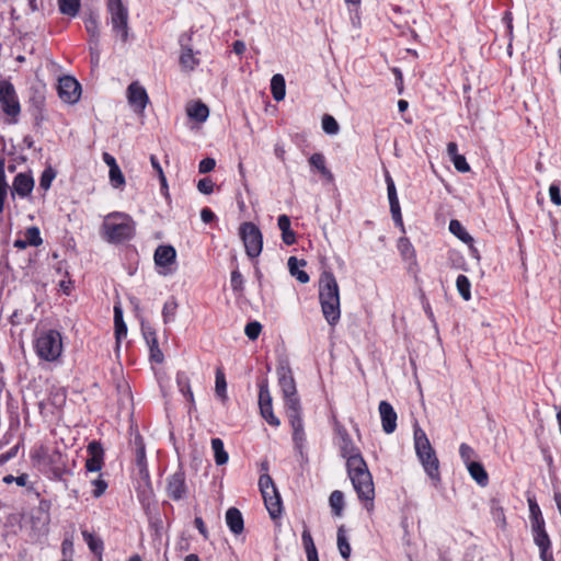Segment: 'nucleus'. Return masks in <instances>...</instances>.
<instances>
[{
    "mask_svg": "<svg viewBox=\"0 0 561 561\" xmlns=\"http://www.w3.org/2000/svg\"><path fill=\"white\" fill-rule=\"evenodd\" d=\"M337 435L341 455L346 459L347 474L359 501L369 510L373 506L375 488L367 463L345 428L339 427Z\"/></svg>",
    "mask_w": 561,
    "mask_h": 561,
    "instance_id": "nucleus-1",
    "label": "nucleus"
},
{
    "mask_svg": "<svg viewBox=\"0 0 561 561\" xmlns=\"http://www.w3.org/2000/svg\"><path fill=\"white\" fill-rule=\"evenodd\" d=\"M319 300L323 317L330 325H335L341 317L340 290L335 276L323 271L319 278Z\"/></svg>",
    "mask_w": 561,
    "mask_h": 561,
    "instance_id": "nucleus-2",
    "label": "nucleus"
},
{
    "mask_svg": "<svg viewBox=\"0 0 561 561\" xmlns=\"http://www.w3.org/2000/svg\"><path fill=\"white\" fill-rule=\"evenodd\" d=\"M104 238L112 243L129 240L135 232V222L130 216L123 213H112L103 221Z\"/></svg>",
    "mask_w": 561,
    "mask_h": 561,
    "instance_id": "nucleus-3",
    "label": "nucleus"
},
{
    "mask_svg": "<svg viewBox=\"0 0 561 561\" xmlns=\"http://www.w3.org/2000/svg\"><path fill=\"white\" fill-rule=\"evenodd\" d=\"M414 446L416 455L428 477L439 481V461L425 432L421 428L414 431Z\"/></svg>",
    "mask_w": 561,
    "mask_h": 561,
    "instance_id": "nucleus-4",
    "label": "nucleus"
},
{
    "mask_svg": "<svg viewBox=\"0 0 561 561\" xmlns=\"http://www.w3.org/2000/svg\"><path fill=\"white\" fill-rule=\"evenodd\" d=\"M278 385L285 401L286 412L300 410V401L297 396V389L289 363L283 359L278 363L277 369Z\"/></svg>",
    "mask_w": 561,
    "mask_h": 561,
    "instance_id": "nucleus-5",
    "label": "nucleus"
},
{
    "mask_svg": "<svg viewBox=\"0 0 561 561\" xmlns=\"http://www.w3.org/2000/svg\"><path fill=\"white\" fill-rule=\"evenodd\" d=\"M35 347L41 358L49 362L57 359L62 351L60 333L56 330L41 333L36 340Z\"/></svg>",
    "mask_w": 561,
    "mask_h": 561,
    "instance_id": "nucleus-6",
    "label": "nucleus"
},
{
    "mask_svg": "<svg viewBox=\"0 0 561 561\" xmlns=\"http://www.w3.org/2000/svg\"><path fill=\"white\" fill-rule=\"evenodd\" d=\"M133 444L135 447V463L144 488L140 492V495L144 499H149L152 495V489L147 467L146 449L142 437L137 435Z\"/></svg>",
    "mask_w": 561,
    "mask_h": 561,
    "instance_id": "nucleus-7",
    "label": "nucleus"
},
{
    "mask_svg": "<svg viewBox=\"0 0 561 561\" xmlns=\"http://www.w3.org/2000/svg\"><path fill=\"white\" fill-rule=\"evenodd\" d=\"M107 11L113 31L121 35L123 42L128 39V9L122 0H107Z\"/></svg>",
    "mask_w": 561,
    "mask_h": 561,
    "instance_id": "nucleus-8",
    "label": "nucleus"
},
{
    "mask_svg": "<svg viewBox=\"0 0 561 561\" xmlns=\"http://www.w3.org/2000/svg\"><path fill=\"white\" fill-rule=\"evenodd\" d=\"M239 234L248 256L251 259L257 257L263 248V237L260 229L253 222H243L240 226Z\"/></svg>",
    "mask_w": 561,
    "mask_h": 561,
    "instance_id": "nucleus-9",
    "label": "nucleus"
},
{
    "mask_svg": "<svg viewBox=\"0 0 561 561\" xmlns=\"http://www.w3.org/2000/svg\"><path fill=\"white\" fill-rule=\"evenodd\" d=\"M0 103L3 112L12 117L20 114L21 106L15 93V89L9 81H0Z\"/></svg>",
    "mask_w": 561,
    "mask_h": 561,
    "instance_id": "nucleus-10",
    "label": "nucleus"
},
{
    "mask_svg": "<svg viewBox=\"0 0 561 561\" xmlns=\"http://www.w3.org/2000/svg\"><path fill=\"white\" fill-rule=\"evenodd\" d=\"M58 95L66 103H77L81 95V85L73 77L65 76L59 79Z\"/></svg>",
    "mask_w": 561,
    "mask_h": 561,
    "instance_id": "nucleus-11",
    "label": "nucleus"
},
{
    "mask_svg": "<svg viewBox=\"0 0 561 561\" xmlns=\"http://www.w3.org/2000/svg\"><path fill=\"white\" fill-rule=\"evenodd\" d=\"M167 493L174 501H180L186 496L187 485L182 470H178L167 478Z\"/></svg>",
    "mask_w": 561,
    "mask_h": 561,
    "instance_id": "nucleus-12",
    "label": "nucleus"
},
{
    "mask_svg": "<svg viewBox=\"0 0 561 561\" xmlns=\"http://www.w3.org/2000/svg\"><path fill=\"white\" fill-rule=\"evenodd\" d=\"M127 100L136 113H142L149 102L148 94L139 82H131L127 88Z\"/></svg>",
    "mask_w": 561,
    "mask_h": 561,
    "instance_id": "nucleus-13",
    "label": "nucleus"
},
{
    "mask_svg": "<svg viewBox=\"0 0 561 561\" xmlns=\"http://www.w3.org/2000/svg\"><path fill=\"white\" fill-rule=\"evenodd\" d=\"M289 419L290 426L293 428V442L295 448L302 454V449L306 444V434L304 430V422L301 419L300 410L286 412Z\"/></svg>",
    "mask_w": 561,
    "mask_h": 561,
    "instance_id": "nucleus-14",
    "label": "nucleus"
},
{
    "mask_svg": "<svg viewBox=\"0 0 561 561\" xmlns=\"http://www.w3.org/2000/svg\"><path fill=\"white\" fill-rule=\"evenodd\" d=\"M154 263L158 267L164 268L162 274L167 275L173 272L172 265L175 263L176 251L172 245H159L154 251Z\"/></svg>",
    "mask_w": 561,
    "mask_h": 561,
    "instance_id": "nucleus-15",
    "label": "nucleus"
},
{
    "mask_svg": "<svg viewBox=\"0 0 561 561\" xmlns=\"http://www.w3.org/2000/svg\"><path fill=\"white\" fill-rule=\"evenodd\" d=\"M89 457L85 460V469L88 472H100L104 465V449L101 443L93 440L89 443L87 448Z\"/></svg>",
    "mask_w": 561,
    "mask_h": 561,
    "instance_id": "nucleus-16",
    "label": "nucleus"
},
{
    "mask_svg": "<svg viewBox=\"0 0 561 561\" xmlns=\"http://www.w3.org/2000/svg\"><path fill=\"white\" fill-rule=\"evenodd\" d=\"M380 419H381V425L382 430L387 434H391L397 428V412L394 411L393 407L387 402L381 401L378 407Z\"/></svg>",
    "mask_w": 561,
    "mask_h": 561,
    "instance_id": "nucleus-17",
    "label": "nucleus"
},
{
    "mask_svg": "<svg viewBox=\"0 0 561 561\" xmlns=\"http://www.w3.org/2000/svg\"><path fill=\"white\" fill-rule=\"evenodd\" d=\"M386 183H387L388 199H389V204H390V211H391L392 218H393L396 225L403 227L401 208H400L399 199L397 196L396 185H394L392 178L389 175V173L386 174Z\"/></svg>",
    "mask_w": 561,
    "mask_h": 561,
    "instance_id": "nucleus-18",
    "label": "nucleus"
},
{
    "mask_svg": "<svg viewBox=\"0 0 561 561\" xmlns=\"http://www.w3.org/2000/svg\"><path fill=\"white\" fill-rule=\"evenodd\" d=\"M34 188V179L30 173H19L14 178L12 185V195L18 194L20 197L28 196Z\"/></svg>",
    "mask_w": 561,
    "mask_h": 561,
    "instance_id": "nucleus-19",
    "label": "nucleus"
},
{
    "mask_svg": "<svg viewBox=\"0 0 561 561\" xmlns=\"http://www.w3.org/2000/svg\"><path fill=\"white\" fill-rule=\"evenodd\" d=\"M449 231L455 234L462 242L467 243L470 248L471 254L479 259L478 250L473 247V238L467 232L461 222L457 219H453L449 222Z\"/></svg>",
    "mask_w": 561,
    "mask_h": 561,
    "instance_id": "nucleus-20",
    "label": "nucleus"
},
{
    "mask_svg": "<svg viewBox=\"0 0 561 561\" xmlns=\"http://www.w3.org/2000/svg\"><path fill=\"white\" fill-rule=\"evenodd\" d=\"M186 114L197 123H204L208 118L209 110L206 104L201 101H196L187 104Z\"/></svg>",
    "mask_w": 561,
    "mask_h": 561,
    "instance_id": "nucleus-21",
    "label": "nucleus"
},
{
    "mask_svg": "<svg viewBox=\"0 0 561 561\" xmlns=\"http://www.w3.org/2000/svg\"><path fill=\"white\" fill-rule=\"evenodd\" d=\"M226 523L229 529L234 534L239 535L243 531V517L241 512L236 507H230L226 512Z\"/></svg>",
    "mask_w": 561,
    "mask_h": 561,
    "instance_id": "nucleus-22",
    "label": "nucleus"
},
{
    "mask_svg": "<svg viewBox=\"0 0 561 561\" xmlns=\"http://www.w3.org/2000/svg\"><path fill=\"white\" fill-rule=\"evenodd\" d=\"M278 228L282 231V240L285 244L291 245L296 242V234L290 229V219L287 215H280L277 219Z\"/></svg>",
    "mask_w": 561,
    "mask_h": 561,
    "instance_id": "nucleus-23",
    "label": "nucleus"
},
{
    "mask_svg": "<svg viewBox=\"0 0 561 561\" xmlns=\"http://www.w3.org/2000/svg\"><path fill=\"white\" fill-rule=\"evenodd\" d=\"M259 486L264 501L275 497V495L278 494L271 476L267 473L260 477Z\"/></svg>",
    "mask_w": 561,
    "mask_h": 561,
    "instance_id": "nucleus-24",
    "label": "nucleus"
},
{
    "mask_svg": "<svg viewBox=\"0 0 561 561\" xmlns=\"http://www.w3.org/2000/svg\"><path fill=\"white\" fill-rule=\"evenodd\" d=\"M299 265L305 266L306 262L302 260L299 261L296 256H290L288 259V268L291 276L296 277V279L301 284H306L310 279L309 275L305 271L299 270Z\"/></svg>",
    "mask_w": 561,
    "mask_h": 561,
    "instance_id": "nucleus-25",
    "label": "nucleus"
},
{
    "mask_svg": "<svg viewBox=\"0 0 561 561\" xmlns=\"http://www.w3.org/2000/svg\"><path fill=\"white\" fill-rule=\"evenodd\" d=\"M467 469L471 476V478L480 485L485 486L489 482V476L483 466L480 462L469 463Z\"/></svg>",
    "mask_w": 561,
    "mask_h": 561,
    "instance_id": "nucleus-26",
    "label": "nucleus"
},
{
    "mask_svg": "<svg viewBox=\"0 0 561 561\" xmlns=\"http://www.w3.org/2000/svg\"><path fill=\"white\" fill-rule=\"evenodd\" d=\"M271 92L275 101H283L286 94L285 79L282 75H274L271 79Z\"/></svg>",
    "mask_w": 561,
    "mask_h": 561,
    "instance_id": "nucleus-27",
    "label": "nucleus"
},
{
    "mask_svg": "<svg viewBox=\"0 0 561 561\" xmlns=\"http://www.w3.org/2000/svg\"><path fill=\"white\" fill-rule=\"evenodd\" d=\"M211 448L214 450L215 462L217 466L226 465L229 460L228 453L225 450L224 442L220 438L211 439Z\"/></svg>",
    "mask_w": 561,
    "mask_h": 561,
    "instance_id": "nucleus-28",
    "label": "nucleus"
},
{
    "mask_svg": "<svg viewBox=\"0 0 561 561\" xmlns=\"http://www.w3.org/2000/svg\"><path fill=\"white\" fill-rule=\"evenodd\" d=\"M84 25L88 34L90 35V44L98 46L100 38L98 18L91 14L89 18L85 19Z\"/></svg>",
    "mask_w": 561,
    "mask_h": 561,
    "instance_id": "nucleus-29",
    "label": "nucleus"
},
{
    "mask_svg": "<svg viewBox=\"0 0 561 561\" xmlns=\"http://www.w3.org/2000/svg\"><path fill=\"white\" fill-rule=\"evenodd\" d=\"M533 536L534 541L540 549H550L551 548V541L550 538L545 529V525L539 526V528L533 527Z\"/></svg>",
    "mask_w": 561,
    "mask_h": 561,
    "instance_id": "nucleus-30",
    "label": "nucleus"
},
{
    "mask_svg": "<svg viewBox=\"0 0 561 561\" xmlns=\"http://www.w3.org/2000/svg\"><path fill=\"white\" fill-rule=\"evenodd\" d=\"M81 0H58L59 11L68 16H76L80 11Z\"/></svg>",
    "mask_w": 561,
    "mask_h": 561,
    "instance_id": "nucleus-31",
    "label": "nucleus"
},
{
    "mask_svg": "<svg viewBox=\"0 0 561 561\" xmlns=\"http://www.w3.org/2000/svg\"><path fill=\"white\" fill-rule=\"evenodd\" d=\"M329 503L335 516H341L344 510V494L342 491L335 490L329 497Z\"/></svg>",
    "mask_w": 561,
    "mask_h": 561,
    "instance_id": "nucleus-32",
    "label": "nucleus"
},
{
    "mask_svg": "<svg viewBox=\"0 0 561 561\" xmlns=\"http://www.w3.org/2000/svg\"><path fill=\"white\" fill-rule=\"evenodd\" d=\"M337 548L341 556L344 559H348L351 556V545L348 542V538L346 536L344 526H340L337 529Z\"/></svg>",
    "mask_w": 561,
    "mask_h": 561,
    "instance_id": "nucleus-33",
    "label": "nucleus"
},
{
    "mask_svg": "<svg viewBox=\"0 0 561 561\" xmlns=\"http://www.w3.org/2000/svg\"><path fill=\"white\" fill-rule=\"evenodd\" d=\"M309 163L314 167L317 170H319V172L325 176L327 179L329 180H332L333 179V175L332 173L330 172V170L325 167V159L323 157V154L321 153H313L310 158H309Z\"/></svg>",
    "mask_w": 561,
    "mask_h": 561,
    "instance_id": "nucleus-34",
    "label": "nucleus"
},
{
    "mask_svg": "<svg viewBox=\"0 0 561 561\" xmlns=\"http://www.w3.org/2000/svg\"><path fill=\"white\" fill-rule=\"evenodd\" d=\"M264 503L272 519H276L280 516L283 505L279 493L276 494L275 497H271L270 500L264 501Z\"/></svg>",
    "mask_w": 561,
    "mask_h": 561,
    "instance_id": "nucleus-35",
    "label": "nucleus"
},
{
    "mask_svg": "<svg viewBox=\"0 0 561 561\" xmlns=\"http://www.w3.org/2000/svg\"><path fill=\"white\" fill-rule=\"evenodd\" d=\"M181 66L186 70H193L198 65V59L195 57L193 50L183 47L180 56Z\"/></svg>",
    "mask_w": 561,
    "mask_h": 561,
    "instance_id": "nucleus-36",
    "label": "nucleus"
},
{
    "mask_svg": "<svg viewBox=\"0 0 561 561\" xmlns=\"http://www.w3.org/2000/svg\"><path fill=\"white\" fill-rule=\"evenodd\" d=\"M528 505H529L531 528L533 527L539 528V526L545 525V519L542 517L540 507L538 506L536 501L529 499L528 500Z\"/></svg>",
    "mask_w": 561,
    "mask_h": 561,
    "instance_id": "nucleus-37",
    "label": "nucleus"
},
{
    "mask_svg": "<svg viewBox=\"0 0 561 561\" xmlns=\"http://www.w3.org/2000/svg\"><path fill=\"white\" fill-rule=\"evenodd\" d=\"M176 383L180 391L187 397L191 403H194V396L191 390L190 379L185 373H178L176 375Z\"/></svg>",
    "mask_w": 561,
    "mask_h": 561,
    "instance_id": "nucleus-38",
    "label": "nucleus"
},
{
    "mask_svg": "<svg viewBox=\"0 0 561 561\" xmlns=\"http://www.w3.org/2000/svg\"><path fill=\"white\" fill-rule=\"evenodd\" d=\"M456 287L463 300L468 301L471 299V283L467 276L459 275L456 279Z\"/></svg>",
    "mask_w": 561,
    "mask_h": 561,
    "instance_id": "nucleus-39",
    "label": "nucleus"
},
{
    "mask_svg": "<svg viewBox=\"0 0 561 561\" xmlns=\"http://www.w3.org/2000/svg\"><path fill=\"white\" fill-rule=\"evenodd\" d=\"M176 309L178 302L173 297L165 301L162 309L163 322L165 324L174 321L176 316Z\"/></svg>",
    "mask_w": 561,
    "mask_h": 561,
    "instance_id": "nucleus-40",
    "label": "nucleus"
},
{
    "mask_svg": "<svg viewBox=\"0 0 561 561\" xmlns=\"http://www.w3.org/2000/svg\"><path fill=\"white\" fill-rule=\"evenodd\" d=\"M398 249L405 261H414L415 251L411 242L407 238H400Z\"/></svg>",
    "mask_w": 561,
    "mask_h": 561,
    "instance_id": "nucleus-41",
    "label": "nucleus"
},
{
    "mask_svg": "<svg viewBox=\"0 0 561 561\" xmlns=\"http://www.w3.org/2000/svg\"><path fill=\"white\" fill-rule=\"evenodd\" d=\"M82 537H83L84 541L87 542V545L89 546V549L93 553L101 554V552L103 550V542L101 539L94 537L88 530H82Z\"/></svg>",
    "mask_w": 561,
    "mask_h": 561,
    "instance_id": "nucleus-42",
    "label": "nucleus"
},
{
    "mask_svg": "<svg viewBox=\"0 0 561 561\" xmlns=\"http://www.w3.org/2000/svg\"><path fill=\"white\" fill-rule=\"evenodd\" d=\"M227 382L225 378V374L217 369L216 371V380H215V392L218 398H220L222 401L227 399Z\"/></svg>",
    "mask_w": 561,
    "mask_h": 561,
    "instance_id": "nucleus-43",
    "label": "nucleus"
},
{
    "mask_svg": "<svg viewBox=\"0 0 561 561\" xmlns=\"http://www.w3.org/2000/svg\"><path fill=\"white\" fill-rule=\"evenodd\" d=\"M8 183L5 180L4 162L0 161V214L3 211L4 201L8 195Z\"/></svg>",
    "mask_w": 561,
    "mask_h": 561,
    "instance_id": "nucleus-44",
    "label": "nucleus"
},
{
    "mask_svg": "<svg viewBox=\"0 0 561 561\" xmlns=\"http://www.w3.org/2000/svg\"><path fill=\"white\" fill-rule=\"evenodd\" d=\"M322 128L329 135H336L340 130L336 119L329 114L322 117Z\"/></svg>",
    "mask_w": 561,
    "mask_h": 561,
    "instance_id": "nucleus-45",
    "label": "nucleus"
},
{
    "mask_svg": "<svg viewBox=\"0 0 561 561\" xmlns=\"http://www.w3.org/2000/svg\"><path fill=\"white\" fill-rule=\"evenodd\" d=\"M91 484L93 485L92 495L96 499L102 496L108 486L107 482L102 478V474H99L95 479H92Z\"/></svg>",
    "mask_w": 561,
    "mask_h": 561,
    "instance_id": "nucleus-46",
    "label": "nucleus"
},
{
    "mask_svg": "<svg viewBox=\"0 0 561 561\" xmlns=\"http://www.w3.org/2000/svg\"><path fill=\"white\" fill-rule=\"evenodd\" d=\"M459 455L462 461L466 466H469V463L476 462L473 458L476 457V451L472 447H470L468 444L462 443L459 446Z\"/></svg>",
    "mask_w": 561,
    "mask_h": 561,
    "instance_id": "nucleus-47",
    "label": "nucleus"
},
{
    "mask_svg": "<svg viewBox=\"0 0 561 561\" xmlns=\"http://www.w3.org/2000/svg\"><path fill=\"white\" fill-rule=\"evenodd\" d=\"M56 178V172L53 170V168H47L43 171L41 179H39V187L44 191H47L53 180Z\"/></svg>",
    "mask_w": 561,
    "mask_h": 561,
    "instance_id": "nucleus-48",
    "label": "nucleus"
},
{
    "mask_svg": "<svg viewBox=\"0 0 561 561\" xmlns=\"http://www.w3.org/2000/svg\"><path fill=\"white\" fill-rule=\"evenodd\" d=\"M260 412L263 419L273 426H278L280 424L279 420L274 415L272 404L270 405H260Z\"/></svg>",
    "mask_w": 561,
    "mask_h": 561,
    "instance_id": "nucleus-49",
    "label": "nucleus"
},
{
    "mask_svg": "<svg viewBox=\"0 0 561 561\" xmlns=\"http://www.w3.org/2000/svg\"><path fill=\"white\" fill-rule=\"evenodd\" d=\"M230 285H231V288L233 291H236V293L243 291L244 279H243L242 274L238 270H234L231 272Z\"/></svg>",
    "mask_w": 561,
    "mask_h": 561,
    "instance_id": "nucleus-50",
    "label": "nucleus"
},
{
    "mask_svg": "<svg viewBox=\"0 0 561 561\" xmlns=\"http://www.w3.org/2000/svg\"><path fill=\"white\" fill-rule=\"evenodd\" d=\"M110 180L113 187H121L125 184V178L118 165L110 170Z\"/></svg>",
    "mask_w": 561,
    "mask_h": 561,
    "instance_id": "nucleus-51",
    "label": "nucleus"
},
{
    "mask_svg": "<svg viewBox=\"0 0 561 561\" xmlns=\"http://www.w3.org/2000/svg\"><path fill=\"white\" fill-rule=\"evenodd\" d=\"M272 404V397L268 390L267 381H263L260 385V392H259V407L260 405H270Z\"/></svg>",
    "mask_w": 561,
    "mask_h": 561,
    "instance_id": "nucleus-52",
    "label": "nucleus"
},
{
    "mask_svg": "<svg viewBox=\"0 0 561 561\" xmlns=\"http://www.w3.org/2000/svg\"><path fill=\"white\" fill-rule=\"evenodd\" d=\"M262 331V325L257 321L249 322L244 328V333L250 340H256Z\"/></svg>",
    "mask_w": 561,
    "mask_h": 561,
    "instance_id": "nucleus-53",
    "label": "nucleus"
},
{
    "mask_svg": "<svg viewBox=\"0 0 561 561\" xmlns=\"http://www.w3.org/2000/svg\"><path fill=\"white\" fill-rule=\"evenodd\" d=\"M26 242L31 245H38L42 243L39 230L36 227L28 228L26 231Z\"/></svg>",
    "mask_w": 561,
    "mask_h": 561,
    "instance_id": "nucleus-54",
    "label": "nucleus"
},
{
    "mask_svg": "<svg viewBox=\"0 0 561 561\" xmlns=\"http://www.w3.org/2000/svg\"><path fill=\"white\" fill-rule=\"evenodd\" d=\"M214 182L209 178L201 179L197 183V188L203 194H210L214 191Z\"/></svg>",
    "mask_w": 561,
    "mask_h": 561,
    "instance_id": "nucleus-55",
    "label": "nucleus"
},
{
    "mask_svg": "<svg viewBox=\"0 0 561 561\" xmlns=\"http://www.w3.org/2000/svg\"><path fill=\"white\" fill-rule=\"evenodd\" d=\"M141 331L147 344H154L156 341H158L156 336V331L150 325L142 323Z\"/></svg>",
    "mask_w": 561,
    "mask_h": 561,
    "instance_id": "nucleus-56",
    "label": "nucleus"
},
{
    "mask_svg": "<svg viewBox=\"0 0 561 561\" xmlns=\"http://www.w3.org/2000/svg\"><path fill=\"white\" fill-rule=\"evenodd\" d=\"M451 161L455 165V169L459 172L465 173L470 170V165L468 164L466 158L461 154L459 157L454 158Z\"/></svg>",
    "mask_w": 561,
    "mask_h": 561,
    "instance_id": "nucleus-57",
    "label": "nucleus"
},
{
    "mask_svg": "<svg viewBox=\"0 0 561 561\" xmlns=\"http://www.w3.org/2000/svg\"><path fill=\"white\" fill-rule=\"evenodd\" d=\"M549 195L551 202L557 205L561 206V194H560V187L558 184L552 183L549 187Z\"/></svg>",
    "mask_w": 561,
    "mask_h": 561,
    "instance_id": "nucleus-58",
    "label": "nucleus"
},
{
    "mask_svg": "<svg viewBox=\"0 0 561 561\" xmlns=\"http://www.w3.org/2000/svg\"><path fill=\"white\" fill-rule=\"evenodd\" d=\"M216 165V161L213 158H205L199 162L198 171L199 173H208L214 170Z\"/></svg>",
    "mask_w": 561,
    "mask_h": 561,
    "instance_id": "nucleus-59",
    "label": "nucleus"
},
{
    "mask_svg": "<svg viewBox=\"0 0 561 561\" xmlns=\"http://www.w3.org/2000/svg\"><path fill=\"white\" fill-rule=\"evenodd\" d=\"M148 346L150 350L151 359L154 360L156 363H161L163 360V354L158 346V341H156L154 344H152V343L148 344Z\"/></svg>",
    "mask_w": 561,
    "mask_h": 561,
    "instance_id": "nucleus-60",
    "label": "nucleus"
},
{
    "mask_svg": "<svg viewBox=\"0 0 561 561\" xmlns=\"http://www.w3.org/2000/svg\"><path fill=\"white\" fill-rule=\"evenodd\" d=\"M150 162H151L152 168L157 171V173L159 175V179L161 181V184L165 185L167 184V180H165L164 173L162 171V168H161L158 159L154 156H151L150 157Z\"/></svg>",
    "mask_w": 561,
    "mask_h": 561,
    "instance_id": "nucleus-61",
    "label": "nucleus"
},
{
    "mask_svg": "<svg viewBox=\"0 0 561 561\" xmlns=\"http://www.w3.org/2000/svg\"><path fill=\"white\" fill-rule=\"evenodd\" d=\"M127 335V325L125 322L115 324V337L117 344Z\"/></svg>",
    "mask_w": 561,
    "mask_h": 561,
    "instance_id": "nucleus-62",
    "label": "nucleus"
},
{
    "mask_svg": "<svg viewBox=\"0 0 561 561\" xmlns=\"http://www.w3.org/2000/svg\"><path fill=\"white\" fill-rule=\"evenodd\" d=\"M308 561L319 560L318 551L314 543L304 546Z\"/></svg>",
    "mask_w": 561,
    "mask_h": 561,
    "instance_id": "nucleus-63",
    "label": "nucleus"
},
{
    "mask_svg": "<svg viewBox=\"0 0 561 561\" xmlns=\"http://www.w3.org/2000/svg\"><path fill=\"white\" fill-rule=\"evenodd\" d=\"M201 218L205 224H209L216 218V215L210 208L205 207L201 210Z\"/></svg>",
    "mask_w": 561,
    "mask_h": 561,
    "instance_id": "nucleus-64",
    "label": "nucleus"
}]
</instances>
